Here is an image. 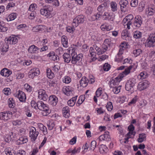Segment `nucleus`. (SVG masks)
<instances>
[{
    "label": "nucleus",
    "instance_id": "f257e3e1",
    "mask_svg": "<svg viewBox=\"0 0 155 155\" xmlns=\"http://www.w3.org/2000/svg\"><path fill=\"white\" fill-rule=\"evenodd\" d=\"M38 108L42 110V114L43 116H47L50 113L48 105L44 103L42 101L38 102Z\"/></svg>",
    "mask_w": 155,
    "mask_h": 155
},
{
    "label": "nucleus",
    "instance_id": "f03ea898",
    "mask_svg": "<svg viewBox=\"0 0 155 155\" xmlns=\"http://www.w3.org/2000/svg\"><path fill=\"white\" fill-rule=\"evenodd\" d=\"M136 83V80L134 78L130 79L127 81L125 84V89L127 91H130V94L134 92L133 87Z\"/></svg>",
    "mask_w": 155,
    "mask_h": 155
},
{
    "label": "nucleus",
    "instance_id": "7ed1b4c3",
    "mask_svg": "<svg viewBox=\"0 0 155 155\" xmlns=\"http://www.w3.org/2000/svg\"><path fill=\"white\" fill-rule=\"evenodd\" d=\"M51 8L48 6H45L42 8L40 9L41 14L45 16L47 18H50L52 16L51 14Z\"/></svg>",
    "mask_w": 155,
    "mask_h": 155
},
{
    "label": "nucleus",
    "instance_id": "20e7f679",
    "mask_svg": "<svg viewBox=\"0 0 155 155\" xmlns=\"http://www.w3.org/2000/svg\"><path fill=\"white\" fill-rule=\"evenodd\" d=\"M71 63L74 64H77L78 62L80 60H81L83 57V54H77V53L72 51L71 54Z\"/></svg>",
    "mask_w": 155,
    "mask_h": 155
},
{
    "label": "nucleus",
    "instance_id": "39448f33",
    "mask_svg": "<svg viewBox=\"0 0 155 155\" xmlns=\"http://www.w3.org/2000/svg\"><path fill=\"white\" fill-rule=\"evenodd\" d=\"M145 46L150 48L155 46V34L150 35L145 43Z\"/></svg>",
    "mask_w": 155,
    "mask_h": 155
},
{
    "label": "nucleus",
    "instance_id": "423d86ee",
    "mask_svg": "<svg viewBox=\"0 0 155 155\" xmlns=\"http://www.w3.org/2000/svg\"><path fill=\"white\" fill-rule=\"evenodd\" d=\"M86 19L85 16L83 15H79L76 16L74 19L72 23L73 27H77L79 24L82 23Z\"/></svg>",
    "mask_w": 155,
    "mask_h": 155
},
{
    "label": "nucleus",
    "instance_id": "0eeeda50",
    "mask_svg": "<svg viewBox=\"0 0 155 155\" xmlns=\"http://www.w3.org/2000/svg\"><path fill=\"white\" fill-rule=\"evenodd\" d=\"M128 3L127 0H121L119 2L120 6V9L122 12H125L127 10L128 7L127 5Z\"/></svg>",
    "mask_w": 155,
    "mask_h": 155
},
{
    "label": "nucleus",
    "instance_id": "6e6552de",
    "mask_svg": "<svg viewBox=\"0 0 155 155\" xmlns=\"http://www.w3.org/2000/svg\"><path fill=\"white\" fill-rule=\"evenodd\" d=\"M38 98L44 101H46L48 98V95L45 93V91L42 89H40L38 91Z\"/></svg>",
    "mask_w": 155,
    "mask_h": 155
},
{
    "label": "nucleus",
    "instance_id": "1a4fd4ad",
    "mask_svg": "<svg viewBox=\"0 0 155 155\" xmlns=\"http://www.w3.org/2000/svg\"><path fill=\"white\" fill-rule=\"evenodd\" d=\"M40 71L38 68H34L31 70L28 73V77L29 78H33L35 76H38L40 74Z\"/></svg>",
    "mask_w": 155,
    "mask_h": 155
},
{
    "label": "nucleus",
    "instance_id": "9d476101",
    "mask_svg": "<svg viewBox=\"0 0 155 155\" xmlns=\"http://www.w3.org/2000/svg\"><path fill=\"white\" fill-rule=\"evenodd\" d=\"M142 23V18L140 16H137L135 18L133 22L134 25L137 28H139Z\"/></svg>",
    "mask_w": 155,
    "mask_h": 155
},
{
    "label": "nucleus",
    "instance_id": "9b49d317",
    "mask_svg": "<svg viewBox=\"0 0 155 155\" xmlns=\"http://www.w3.org/2000/svg\"><path fill=\"white\" fill-rule=\"evenodd\" d=\"M16 96L18 98L21 102H24L26 100V96L25 93L22 91L19 90L17 92Z\"/></svg>",
    "mask_w": 155,
    "mask_h": 155
},
{
    "label": "nucleus",
    "instance_id": "f8f14e48",
    "mask_svg": "<svg viewBox=\"0 0 155 155\" xmlns=\"http://www.w3.org/2000/svg\"><path fill=\"white\" fill-rule=\"evenodd\" d=\"M64 93L66 95L69 96L72 94V92L74 90V88L72 87L67 86L64 87L62 89Z\"/></svg>",
    "mask_w": 155,
    "mask_h": 155
},
{
    "label": "nucleus",
    "instance_id": "ddd939ff",
    "mask_svg": "<svg viewBox=\"0 0 155 155\" xmlns=\"http://www.w3.org/2000/svg\"><path fill=\"white\" fill-rule=\"evenodd\" d=\"M149 84V82L148 81H143L139 83L138 85V88L140 91L143 90L148 87Z\"/></svg>",
    "mask_w": 155,
    "mask_h": 155
},
{
    "label": "nucleus",
    "instance_id": "4468645a",
    "mask_svg": "<svg viewBox=\"0 0 155 155\" xmlns=\"http://www.w3.org/2000/svg\"><path fill=\"white\" fill-rule=\"evenodd\" d=\"M49 102L51 105L55 106L58 102V98L54 95H51L49 97Z\"/></svg>",
    "mask_w": 155,
    "mask_h": 155
},
{
    "label": "nucleus",
    "instance_id": "2eb2a0df",
    "mask_svg": "<svg viewBox=\"0 0 155 155\" xmlns=\"http://www.w3.org/2000/svg\"><path fill=\"white\" fill-rule=\"evenodd\" d=\"M18 41L16 37L14 35H12L9 37L7 40V43L10 44H15Z\"/></svg>",
    "mask_w": 155,
    "mask_h": 155
},
{
    "label": "nucleus",
    "instance_id": "dca6fc26",
    "mask_svg": "<svg viewBox=\"0 0 155 155\" xmlns=\"http://www.w3.org/2000/svg\"><path fill=\"white\" fill-rule=\"evenodd\" d=\"M90 82V80L85 77H83L80 81V83L81 86L85 87L88 85V83Z\"/></svg>",
    "mask_w": 155,
    "mask_h": 155
},
{
    "label": "nucleus",
    "instance_id": "f3484780",
    "mask_svg": "<svg viewBox=\"0 0 155 155\" xmlns=\"http://www.w3.org/2000/svg\"><path fill=\"white\" fill-rule=\"evenodd\" d=\"M62 113L64 117L66 118H68L70 115V110L68 107L67 106L62 109Z\"/></svg>",
    "mask_w": 155,
    "mask_h": 155
},
{
    "label": "nucleus",
    "instance_id": "a211bd4d",
    "mask_svg": "<svg viewBox=\"0 0 155 155\" xmlns=\"http://www.w3.org/2000/svg\"><path fill=\"white\" fill-rule=\"evenodd\" d=\"M12 71L10 70L5 68L1 71L0 74L2 76L8 77L12 74Z\"/></svg>",
    "mask_w": 155,
    "mask_h": 155
},
{
    "label": "nucleus",
    "instance_id": "6ab92c4d",
    "mask_svg": "<svg viewBox=\"0 0 155 155\" xmlns=\"http://www.w3.org/2000/svg\"><path fill=\"white\" fill-rule=\"evenodd\" d=\"M129 132L125 136H131L133 135L134 136L135 134V132L134 131V127L132 124L130 125L128 127Z\"/></svg>",
    "mask_w": 155,
    "mask_h": 155
},
{
    "label": "nucleus",
    "instance_id": "aec40b11",
    "mask_svg": "<svg viewBox=\"0 0 155 155\" xmlns=\"http://www.w3.org/2000/svg\"><path fill=\"white\" fill-rule=\"evenodd\" d=\"M39 49V48L33 45L29 47L28 49V51L30 53H36L38 52Z\"/></svg>",
    "mask_w": 155,
    "mask_h": 155
},
{
    "label": "nucleus",
    "instance_id": "412c9836",
    "mask_svg": "<svg viewBox=\"0 0 155 155\" xmlns=\"http://www.w3.org/2000/svg\"><path fill=\"white\" fill-rule=\"evenodd\" d=\"M47 56L49 57L50 59L54 61L59 60V57L57 55H55L53 51L51 52L48 54Z\"/></svg>",
    "mask_w": 155,
    "mask_h": 155
},
{
    "label": "nucleus",
    "instance_id": "4be33fe9",
    "mask_svg": "<svg viewBox=\"0 0 155 155\" xmlns=\"http://www.w3.org/2000/svg\"><path fill=\"white\" fill-rule=\"evenodd\" d=\"M62 56L64 60V62L67 63H69L70 61H71V57L69 54L67 53H64L63 54Z\"/></svg>",
    "mask_w": 155,
    "mask_h": 155
},
{
    "label": "nucleus",
    "instance_id": "5701e85b",
    "mask_svg": "<svg viewBox=\"0 0 155 155\" xmlns=\"http://www.w3.org/2000/svg\"><path fill=\"white\" fill-rule=\"evenodd\" d=\"M99 151L102 154H104L106 153L108 150L107 147L103 144L101 145L99 147Z\"/></svg>",
    "mask_w": 155,
    "mask_h": 155
},
{
    "label": "nucleus",
    "instance_id": "b1692460",
    "mask_svg": "<svg viewBox=\"0 0 155 155\" xmlns=\"http://www.w3.org/2000/svg\"><path fill=\"white\" fill-rule=\"evenodd\" d=\"M28 141V139L26 136H21L17 140V143L18 144H21L27 143Z\"/></svg>",
    "mask_w": 155,
    "mask_h": 155
},
{
    "label": "nucleus",
    "instance_id": "393cba45",
    "mask_svg": "<svg viewBox=\"0 0 155 155\" xmlns=\"http://www.w3.org/2000/svg\"><path fill=\"white\" fill-rule=\"evenodd\" d=\"M155 12V8L152 6L151 8H148L146 11V13L150 16L153 15Z\"/></svg>",
    "mask_w": 155,
    "mask_h": 155
},
{
    "label": "nucleus",
    "instance_id": "a878e982",
    "mask_svg": "<svg viewBox=\"0 0 155 155\" xmlns=\"http://www.w3.org/2000/svg\"><path fill=\"white\" fill-rule=\"evenodd\" d=\"M29 131L30 136H38L39 134L38 131H36L35 128L33 127H30Z\"/></svg>",
    "mask_w": 155,
    "mask_h": 155
},
{
    "label": "nucleus",
    "instance_id": "bb28decb",
    "mask_svg": "<svg viewBox=\"0 0 155 155\" xmlns=\"http://www.w3.org/2000/svg\"><path fill=\"white\" fill-rule=\"evenodd\" d=\"M62 44L63 46L65 48H67L68 47V43L66 37L65 36H62L61 39Z\"/></svg>",
    "mask_w": 155,
    "mask_h": 155
},
{
    "label": "nucleus",
    "instance_id": "cd10ccee",
    "mask_svg": "<svg viewBox=\"0 0 155 155\" xmlns=\"http://www.w3.org/2000/svg\"><path fill=\"white\" fill-rule=\"evenodd\" d=\"M134 17L133 15L130 14L126 16L123 20L122 23L124 25H125L126 22L129 20L131 21L133 18Z\"/></svg>",
    "mask_w": 155,
    "mask_h": 155
},
{
    "label": "nucleus",
    "instance_id": "c85d7f7f",
    "mask_svg": "<svg viewBox=\"0 0 155 155\" xmlns=\"http://www.w3.org/2000/svg\"><path fill=\"white\" fill-rule=\"evenodd\" d=\"M47 77L50 79H52L54 77V74L52 72L51 70L48 68L47 69Z\"/></svg>",
    "mask_w": 155,
    "mask_h": 155
},
{
    "label": "nucleus",
    "instance_id": "c756f323",
    "mask_svg": "<svg viewBox=\"0 0 155 155\" xmlns=\"http://www.w3.org/2000/svg\"><path fill=\"white\" fill-rule=\"evenodd\" d=\"M102 16H106V17L104 19V20H108L111 21H113L114 19L113 17H110V18H109V17L110 16V14L108 13H104L103 15H102Z\"/></svg>",
    "mask_w": 155,
    "mask_h": 155
},
{
    "label": "nucleus",
    "instance_id": "7c9ffc66",
    "mask_svg": "<svg viewBox=\"0 0 155 155\" xmlns=\"http://www.w3.org/2000/svg\"><path fill=\"white\" fill-rule=\"evenodd\" d=\"M146 2L144 1L141 2L139 4L138 10L140 12H142L144 9Z\"/></svg>",
    "mask_w": 155,
    "mask_h": 155
},
{
    "label": "nucleus",
    "instance_id": "2f4dec72",
    "mask_svg": "<svg viewBox=\"0 0 155 155\" xmlns=\"http://www.w3.org/2000/svg\"><path fill=\"white\" fill-rule=\"evenodd\" d=\"M43 26L41 25H37L36 26L33 27L32 29V31L33 32H37L43 29Z\"/></svg>",
    "mask_w": 155,
    "mask_h": 155
},
{
    "label": "nucleus",
    "instance_id": "473e14b6",
    "mask_svg": "<svg viewBox=\"0 0 155 155\" xmlns=\"http://www.w3.org/2000/svg\"><path fill=\"white\" fill-rule=\"evenodd\" d=\"M110 6L112 11L115 12L117 11V4L115 2H112L110 3Z\"/></svg>",
    "mask_w": 155,
    "mask_h": 155
},
{
    "label": "nucleus",
    "instance_id": "72a5a7b5",
    "mask_svg": "<svg viewBox=\"0 0 155 155\" xmlns=\"http://www.w3.org/2000/svg\"><path fill=\"white\" fill-rule=\"evenodd\" d=\"M5 153L7 155H15V152L13 150H11L8 148H6L5 150Z\"/></svg>",
    "mask_w": 155,
    "mask_h": 155
},
{
    "label": "nucleus",
    "instance_id": "f704fd0d",
    "mask_svg": "<svg viewBox=\"0 0 155 155\" xmlns=\"http://www.w3.org/2000/svg\"><path fill=\"white\" fill-rule=\"evenodd\" d=\"M132 66L130 65L128 68L125 69V70L121 73L123 74L124 77V75H126L130 73V70L132 69Z\"/></svg>",
    "mask_w": 155,
    "mask_h": 155
},
{
    "label": "nucleus",
    "instance_id": "c9c22d12",
    "mask_svg": "<svg viewBox=\"0 0 155 155\" xmlns=\"http://www.w3.org/2000/svg\"><path fill=\"white\" fill-rule=\"evenodd\" d=\"M99 138L101 141H103L104 142L110 141L111 140L110 137L108 136H99Z\"/></svg>",
    "mask_w": 155,
    "mask_h": 155
},
{
    "label": "nucleus",
    "instance_id": "e433bc0d",
    "mask_svg": "<svg viewBox=\"0 0 155 155\" xmlns=\"http://www.w3.org/2000/svg\"><path fill=\"white\" fill-rule=\"evenodd\" d=\"M16 17V13H12L9 15L8 18H7V20L8 21H12L14 20Z\"/></svg>",
    "mask_w": 155,
    "mask_h": 155
},
{
    "label": "nucleus",
    "instance_id": "4c0bfd02",
    "mask_svg": "<svg viewBox=\"0 0 155 155\" xmlns=\"http://www.w3.org/2000/svg\"><path fill=\"white\" fill-rule=\"evenodd\" d=\"M8 105L10 108H13L15 106V104L14 101L13 100V98H10L9 99L8 101Z\"/></svg>",
    "mask_w": 155,
    "mask_h": 155
},
{
    "label": "nucleus",
    "instance_id": "58836bf2",
    "mask_svg": "<svg viewBox=\"0 0 155 155\" xmlns=\"http://www.w3.org/2000/svg\"><path fill=\"white\" fill-rule=\"evenodd\" d=\"M142 33L139 31H136L134 33V37L135 38H139L141 37Z\"/></svg>",
    "mask_w": 155,
    "mask_h": 155
},
{
    "label": "nucleus",
    "instance_id": "ea45409f",
    "mask_svg": "<svg viewBox=\"0 0 155 155\" xmlns=\"http://www.w3.org/2000/svg\"><path fill=\"white\" fill-rule=\"evenodd\" d=\"M40 128L41 130L43 131L44 135H46L47 134V128L42 124H41L40 125Z\"/></svg>",
    "mask_w": 155,
    "mask_h": 155
},
{
    "label": "nucleus",
    "instance_id": "a19ab883",
    "mask_svg": "<svg viewBox=\"0 0 155 155\" xmlns=\"http://www.w3.org/2000/svg\"><path fill=\"white\" fill-rule=\"evenodd\" d=\"M147 74L145 72H141L138 75V78L141 79H143L146 78L147 77Z\"/></svg>",
    "mask_w": 155,
    "mask_h": 155
},
{
    "label": "nucleus",
    "instance_id": "79ce46f5",
    "mask_svg": "<svg viewBox=\"0 0 155 155\" xmlns=\"http://www.w3.org/2000/svg\"><path fill=\"white\" fill-rule=\"evenodd\" d=\"M118 84L115 80L113 78H111L109 82V84L110 87H112Z\"/></svg>",
    "mask_w": 155,
    "mask_h": 155
},
{
    "label": "nucleus",
    "instance_id": "37998d69",
    "mask_svg": "<svg viewBox=\"0 0 155 155\" xmlns=\"http://www.w3.org/2000/svg\"><path fill=\"white\" fill-rule=\"evenodd\" d=\"M102 12H98L96 14L94 15L95 17V20H100L101 19V17L102 16Z\"/></svg>",
    "mask_w": 155,
    "mask_h": 155
},
{
    "label": "nucleus",
    "instance_id": "c03bdc74",
    "mask_svg": "<svg viewBox=\"0 0 155 155\" xmlns=\"http://www.w3.org/2000/svg\"><path fill=\"white\" fill-rule=\"evenodd\" d=\"M96 146V142L95 140H93L91 141V146L90 149L91 150L94 151Z\"/></svg>",
    "mask_w": 155,
    "mask_h": 155
},
{
    "label": "nucleus",
    "instance_id": "a18cd8bd",
    "mask_svg": "<svg viewBox=\"0 0 155 155\" xmlns=\"http://www.w3.org/2000/svg\"><path fill=\"white\" fill-rule=\"evenodd\" d=\"M124 77L123 74H120L119 75L115 78V80L118 84L121 80L122 78Z\"/></svg>",
    "mask_w": 155,
    "mask_h": 155
},
{
    "label": "nucleus",
    "instance_id": "49530a36",
    "mask_svg": "<svg viewBox=\"0 0 155 155\" xmlns=\"http://www.w3.org/2000/svg\"><path fill=\"white\" fill-rule=\"evenodd\" d=\"M24 87L25 89L27 92H30L32 91V87L28 84H25L24 85Z\"/></svg>",
    "mask_w": 155,
    "mask_h": 155
},
{
    "label": "nucleus",
    "instance_id": "de8ad7c7",
    "mask_svg": "<svg viewBox=\"0 0 155 155\" xmlns=\"http://www.w3.org/2000/svg\"><path fill=\"white\" fill-rule=\"evenodd\" d=\"M3 93L6 95H8L11 93V90L9 88H5L2 91Z\"/></svg>",
    "mask_w": 155,
    "mask_h": 155
},
{
    "label": "nucleus",
    "instance_id": "09e8293b",
    "mask_svg": "<svg viewBox=\"0 0 155 155\" xmlns=\"http://www.w3.org/2000/svg\"><path fill=\"white\" fill-rule=\"evenodd\" d=\"M142 52V50L140 49L134 50L133 51V53L135 57H137Z\"/></svg>",
    "mask_w": 155,
    "mask_h": 155
},
{
    "label": "nucleus",
    "instance_id": "8fccbe9b",
    "mask_svg": "<svg viewBox=\"0 0 155 155\" xmlns=\"http://www.w3.org/2000/svg\"><path fill=\"white\" fill-rule=\"evenodd\" d=\"M89 147V144L87 142H86L84 145L83 146V148L84 149L82 152H84V154L85 152H87V150Z\"/></svg>",
    "mask_w": 155,
    "mask_h": 155
},
{
    "label": "nucleus",
    "instance_id": "3c124183",
    "mask_svg": "<svg viewBox=\"0 0 155 155\" xmlns=\"http://www.w3.org/2000/svg\"><path fill=\"white\" fill-rule=\"evenodd\" d=\"M113 105L111 102L109 101L107 103V105L106 106V108H107L108 111H111L113 109Z\"/></svg>",
    "mask_w": 155,
    "mask_h": 155
},
{
    "label": "nucleus",
    "instance_id": "603ef678",
    "mask_svg": "<svg viewBox=\"0 0 155 155\" xmlns=\"http://www.w3.org/2000/svg\"><path fill=\"white\" fill-rule=\"evenodd\" d=\"M130 4L132 7H136L138 5V1L137 0H131Z\"/></svg>",
    "mask_w": 155,
    "mask_h": 155
},
{
    "label": "nucleus",
    "instance_id": "864d4df0",
    "mask_svg": "<svg viewBox=\"0 0 155 155\" xmlns=\"http://www.w3.org/2000/svg\"><path fill=\"white\" fill-rule=\"evenodd\" d=\"M113 87V91L114 93L117 94L120 92V86H119L118 87Z\"/></svg>",
    "mask_w": 155,
    "mask_h": 155
},
{
    "label": "nucleus",
    "instance_id": "5fc2aeb1",
    "mask_svg": "<svg viewBox=\"0 0 155 155\" xmlns=\"http://www.w3.org/2000/svg\"><path fill=\"white\" fill-rule=\"evenodd\" d=\"M37 5L36 4H31L28 10L31 12L34 11Z\"/></svg>",
    "mask_w": 155,
    "mask_h": 155
},
{
    "label": "nucleus",
    "instance_id": "6e6d98bb",
    "mask_svg": "<svg viewBox=\"0 0 155 155\" xmlns=\"http://www.w3.org/2000/svg\"><path fill=\"white\" fill-rule=\"evenodd\" d=\"M110 65L107 63H105L104 65L103 68L104 71H108L110 70Z\"/></svg>",
    "mask_w": 155,
    "mask_h": 155
},
{
    "label": "nucleus",
    "instance_id": "4d7b16f0",
    "mask_svg": "<svg viewBox=\"0 0 155 155\" xmlns=\"http://www.w3.org/2000/svg\"><path fill=\"white\" fill-rule=\"evenodd\" d=\"M7 30V28L2 26L1 24V22L0 21V32H5Z\"/></svg>",
    "mask_w": 155,
    "mask_h": 155
},
{
    "label": "nucleus",
    "instance_id": "13d9d810",
    "mask_svg": "<svg viewBox=\"0 0 155 155\" xmlns=\"http://www.w3.org/2000/svg\"><path fill=\"white\" fill-rule=\"evenodd\" d=\"M31 106L35 109H37L38 108V102L36 103L34 101H31Z\"/></svg>",
    "mask_w": 155,
    "mask_h": 155
},
{
    "label": "nucleus",
    "instance_id": "bf43d9fd",
    "mask_svg": "<svg viewBox=\"0 0 155 155\" xmlns=\"http://www.w3.org/2000/svg\"><path fill=\"white\" fill-rule=\"evenodd\" d=\"M139 138L137 139V140L140 143H142L144 141L146 140V136H139Z\"/></svg>",
    "mask_w": 155,
    "mask_h": 155
},
{
    "label": "nucleus",
    "instance_id": "052dcab7",
    "mask_svg": "<svg viewBox=\"0 0 155 155\" xmlns=\"http://www.w3.org/2000/svg\"><path fill=\"white\" fill-rule=\"evenodd\" d=\"M71 81V78L68 76L65 77V78L63 80V82L67 84L69 83Z\"/></svg>",
    "mask_w": 155,
    "mask_h": 155
},
{
    "label": "nucleus",
    "instance_id": "680f3d73",
    "mask_svg": "<svg viewBox=\"0 0 155 155\" xmlns=\"http://www.w3.org/2000/svg\"><path fill=\"white\" fill-rule=\"evenodd\" d=\"M48 129L49 130H52L54 126V122H50L48 124Z\"/></svg>",
    "mask_w": 155,
    "mask_h": 155
},
{
    "label": "nucleus",
    "instance_id": "e2e57ef3",
    "mask_svg": "<svg viewBox=\"0 0 155 155\" xmlns=\"http://www.w3.org/2000/svg\"><path fill=\"white\" fill-rule=\"evenodd\" d=\"M66 30L68 32L73 33L75 29L71 27L68 26L66 27Z\"/></svg>",
    "mask_w": 155,
    "mask_h": 155
},
{
    "label": "nucleus",
    "instance_id": "0e129e2a",
    "mask_svg": "<svg viewBox=\"0 0 155 155\" xmlns=\"http://www.w3.org/2000/svg\"><path fill=\"white\" fill-rule=\"evenodd\" d=\"M81 147H79L76 149V147H74V150H73L72 154H74L75 153H79L81 150Z\"/></svg>",
    "mask_w": 155,
    "mask_h": 155
},
{
    "label": "nucleus",
    "instance_id": "69168bd1",
    "mask_svg": "<svg viewBox=\"0 0 155 155\" xmlns=\"http://www.w3.org/2000/svg\"><path fill=\"white\" fill-rule=\"evenodd\" d=\"M77 137L76 136H74L73 137L70 141V143L71 145H73L74 144L76 141Z\"/></svg>",
    "mask_w": 155,
    "mask_h": 155
},
{
    "label": "nucleus",
    "instance_id": "338daca9",
    "mask_svg": "<svg viewBox=\"0 0 155 155\" xmlns=\"http://www.w3.org/2000/svg\"><path fill=\"white\" fill-rule=\"evenodd\" d=\"M102 91L100 89V88H99L96 92V96L97 97H99L101 94Z\"/></svg>",
    "mask_w": 155,
    "mask_h": 155
},
{
    "label": "nucleus",
    "instance_id": "774afa93",
    "mask_svg": "<svg viewBox=\"0 0 155 155\" xmlns=\"http://www.w3.org/2000/svg\"><path fill=\"white\" fill-rule=\"evenodd\" d=\"M16 155H25V152L23 150H19L18 151Z\"/></svg>",
    "mask_w": 155,
    "mask_h": 155
}]
</instances>
